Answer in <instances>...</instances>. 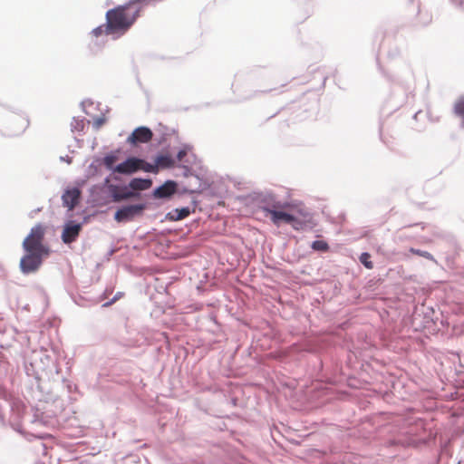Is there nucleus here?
I'll return each instance as SVG.
<instances>
[{"label": "nucleus", "mask_w": 464, "mask_h": 464, "mask_svg": "<svg viewBox=\"0 0 464 464\" xmlns=\"http://www.w3.org/2000/svg\"><path fill=\"white\" fill-rule=\"evenodd\" d=\"M140 16V7L132 6L130 1L106 13V29L109 33H125Z\"/></svg>", "instance_id": "nucleus-1"}, {"label": "nucleus", "mask_w": 464, "mask_h": 464, "mask_svg": "<svg viewBox=\"0 0 464 464\" xmlns=\"http://www.w3.org/2000/svg\"><path fill=\"white\" fill-rule=\"evenodd\" d=\"M46 227L43 224H37L33 227L28 236L23 242V248L25 252H35L38 254L49 256L50 248L44 244Z\"/></svg>", "instance_id": "nucleus-2"}, {"label": "nucleus", "mask_w": 464, "mask_h": 464, "mask_svg": "<svg viewBox=\"0 0 464 464\" xmlns=\"http://www.w3.org/2000/svg\"><path fill=\"white\" fill-rule=\"evenodd\" d=\"M26 254L20 260V269L24 274L36 272L42 266L43 259L48 256L35 252H25Z\"/></svg>", "instance_id": "nucleus-3"}, {"label": "nucleus", "mask_w": 464, "mask_h": 464, "mask_svg": "<svg viewBox=\"0 0 464 464\" xmlns=\"http://www.w3.org/2000/svg\"><path fill=\"white\" fill-rule=\"evenodd\" d=\"M145 209L144 204L129 205L118 209L114 214V219L117 222H127L132 220Z\"/></svg>", "instance_id": "nucleus-4"}, {"label": "nucleus", "mask_w": 464, "mask_h": 464, "mask_svg": "<svg viewBox=\"0 0 464 464\" xmlns=\"http://www.w3.org/2000/svg\"><path fill=\"white\" fill-rule=\"evenodd\" d=\"M280 208L279 205H274V208H264L263 210L264 212H266V216H270L271 221L276 226L278 227L281 225V223H286L292 224L293 227H295L294 223L296 221V218H295V216L281 210H277L276 208Z\"/></svg>", "instance_id": "nucleus-5"}, {"label": "nucleus", "mask_w": 464, "mask_h": 464, "mask_svg": "<svg viewBox=\"0 0 464 464\" xmlns=\"http://www.w3.org/2000/svg\"><path fill=\"white\" fill-rule=\"evenodd\" d=\"M152 131L149 128L139 127L128 138V142L130 144L146 143L152 139Z\"/></svg>", "instance_id": "nucleus-6"}, {"label": "nucleus", "mask_w": 464, "mask_h": 464, "mask_svg": "<svg viewBox=\"0 0 464 464\" xmlns=\"http://www.w3.org/2000/svg\"><path fill=\"white\" fill-rule=\"evenodd\" d=\"M142 160L137 158H129L124 162L117 165L114 171L121 174H131L140 169Z\"/></svg>", "instance_id": "nucleus-7"}, {"label": "nucleus", "mask_w": 464, "mask_h": 464, "mask_svg": "<svg viewBox=\"0 0 464 464\" xmlns=\"http://www.w3.org/2000/svg\"><path fill=\"white\" fill-rule=\"evenodd\" d=\"M82 229V225L79 223H74L70 221L67 223L62 233V239L65 244H70L74 242L78 237L80 231Z\"/></svg>", "instance_id": "nucleus-8"}, {"label": "nucleus", "mask_w": 464, "mask_h": 464, "mask_svg": "<svg viewBox=\"0 0 464 464\" xmlns=\"http://www.w3.org/2000/svg\"><path fill=\"white\" fill-rule=\"evenodd\" d=\"M177 191V183L173 180H168L153 191L155 198H169Z\"/></svg>", "instance_id": "nucleus-9"}, {"label": "nucleus", "mask_w": 464, "mask_h": 464, "mask_svg": "<svg viewBox=\"0 0 464 464\" xmlns=\"http://www.w3.org/2000/svg\"><path fill=\"white\" fill-rule=\"evenodd\" d=\"M81 196V191L77 188L67 189L62 196L63 206L67 207L69 210H72L78 204Z\"/></svg>", "instance_id": "nucleus-10"}, {"label": "nucleus", "mask_w": 464, "mask_h": 464, "mask_svg": "<svg viewBox=\"0 0 464 464\" xmlns=\"http://www.w3.org/2000/svg\"><path fill=\"white\" fill-rule=\"evenodd\" d=\"M109 189H110V192L113 198V201H115V202H119V201H121L124 199H129L130 198L138 196L137 193L128 190V188L126 187L120 188L115 185H111L109 187Z\"/></svg>", "instance_id": "nucleus-11"}, {"label": "nucleus", "mask_w": 464, "mask_h": 464, "mask_svg": "<svg viewBox=\"0 0 464 464\" xmlns=\"http://www.w3.org/2000/svg\"><path fill=\"white\" fill-rule=\"evenodd\" d=\"M29 127V121L25 117L17 116L15 117L10 125L11 131L14 135H20L25 131Z\"/></svg>", "instance_id": "nucleus-12"}, {"label": "nucleus", "mask_w": 464, "mask_h": 464, "mask_svg": "<svg viewBox=\"0 0 464 464\" xmlns=\"http://www.w3.org/2000/svg\"><path fill=\"white\" fill-rule=\"evenodd\" d=\"M152 185V180L150 179L135 178L129 183V188L135 191L146 190Z\"/></svg>", "instance_id": "nucleus-13"}, {"label": "nucleus", "mask_w": 464, "mask_h": 464, "mask_svg": "<svg viewBox=\"0 0 464 464\" xmlns=\"http://www.w3.org/2000/svg\"><path fill=\"white\" fill-rule=\"evenodd\" d=\"M155 163L159 168H171L175 164V160L170 155L165 154V155H159L155 159Z\"/></svg>", "instance_id": "nucleus-14"}, {"label": "nucleus", "mask_w": 464, "mask_h": 464, "mask_svg": "<svg viewBox=\"0 0 464 464\" xmlns=\"http://www.w3.org/2000/svg\"><path fill=\"white\" fill-rule=\"evenodd\" d=\"M189 214L190 210L188 208H176L171 213H169L170 218L176 221L187 218Z\"/></svg>", "instance_id": "nucleus-15"}, {"label": "nucleus", "mask_w": 464, "mask_h": 464, "mask_svg": "<svg viewBox=\"0 0 464 464\" xmlns=\"http://www.w3.org/2000/svg\"><path fill=\"white\" fill-rule=\"evenodd\" d=\"M312 248L316 251L326 252L329 249V246L325 241L315 240L312 244Z\"/></svg>", "instance_id": "nucleus-16"}, {"label": "nucleus", "mask_w": 464, "mask_h": 464, "mask_svg": "<svg viewBox=\"0 0 464 464\" xmlns=\"http://www.w3.org/2000/svg\"><path fill=\"white\" fill-rule=\"evenodd\" d=\"M454 112L464 118V98L461 97L457 100V102L454 104Z\"/></svg>", "instance_id": "nucleus-17"}, {"label": "nucleus", "mask_w": 464, "mask_h": 464, "mask_svg": "<svg viewBox=\"0 0 464 464\" xmlns=\"http://www.w3.org/2000/svg\"><path fill=\"white\" fill-rule=\"evenodd\" d=\"M117 158L114 155H107L103 159V163L108 169H113V165L116 162Z\"/></svg>", "instance_id": "nucleus-18"}, {"label": "nucleus", "mask_w": 464, "mask_h": 464, "mask_svg": "<svg viewBox=\"0 0 464 464\" xmlns=\"http://www.w3.org/2000/svg\"><path fill=\"white\" fill-rule=\"evenodd\" d=\"M370 254L369 253H362L360 256V261L363 264V266L368 268L372 269L373 267L372 263L370 261Z\"/></svg>", "instance_id": "nucleus-19"}, {"label": "nucleus", "mask_w": 464, "mask_h": 464, "mask_svg": "<svg viewBox=\"0 0 464 464\" xmlns=\"http://www.w3.org/2000/svg\"><path fill=\"white\" fill-rule=\"evenodd\" d=\"M92 34L95 36V37H99L101 36L102 34H112L113 33H109L106 29V24H102V25H100L96 28H94L92 31Z\"/></svg>", "instance_id": "nucleus-20"}, {"label": "nucleus", "mask_w": 464, "mask_h": 464, "mask_svg": "<svg viewBox=\"0 0 464 464\" xmlns=\"http://www.w3.org/2000/svg\"><path fill=\"white\" fill-rule=\"evenodd\" d=\"M140 169H142L146 172L156 173V172H158V166L156 165V163L154 165H152V164L147 163L144 160H142Z\"/></svg>", "instance_id": "nucleus-21"}, {"label": "nucleus", "mask_w": 464, "mask_h": 464, "mask_svg": "<svg viewBox=\"0 0 464 464\" xmlns=\"http://www.w3.org/2000/svg\"><path fill=\"white\" fill-rule=\"evenodd\" d=\"M410 251L414 254V255H417V256H422V257H425L427 259H430V260H433V256L431 254H430L429 252L427 251H422V250H420V249H415V248H411Z\"/></svg>", "instance_id": "nucleus-22"}, {"label": "nucleus", "mask_w": 464, "mask_h": 464, "mask_svg": "<svg viewBox=\"0 0 464 464\" xmlns=\"http://www.w3.org/2000/svg\"><path fill=\"white\" fill-rule=\"evenodd\" d=\"M74 125H72V127L77 130H83V127H84V123L82 121H78V120H75L74 121Z\"/></svg>", "instance_id": "nucleus-23"}, {"label": "nucleus", "mask_w": 464, "mask_h": 464, "mask_svg": "<svg viewBox=\"0 0 464 464\" xmlns=\"http://www.w3.org/2000/svg\"><path fill=\"white\" fill-rule=\"evenodd\" d=\"M122 294L121 293H117L115 295V296L110 301V302H107L103 304V306L107 307V306H110L111 304H112L114 302H116L118 299H120L121 297Z\"/></svg>", "instance_id": "nucleus-24"}, {"label": "nucleus", "mask_w": 464, "mask_h": 464, "mask_svg": "<svg viewBox=\"0 0 464 464\" xmlns=\"http://www.w3.org/2000/svg\"><path fill=\"white\" fill-rule=\"evenodd\" d=\"M186 154H187L186 150H179L177 154L178 160H181L186 156Z\"/></svg>", "instance_id": "nucleus-25"}]
</instances>
